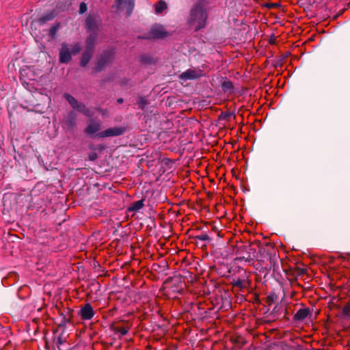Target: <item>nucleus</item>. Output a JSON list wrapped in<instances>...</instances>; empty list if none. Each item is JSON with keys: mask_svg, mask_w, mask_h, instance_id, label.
Instances as JSON below:
<instances>
[{"mask_svg": "<svg viewBox=\"0 0 350 350\" xmlns=\"http://www.w3.org/2000/svg\"><path fill=\"white\" fill-rule=\"evenodd\" d=\"M129 332V328L126 327H117L116 329V333H119L121 336L126 335Z\"/></svg>", "mask_w": 350, "mask_h": 350, "instance_id": "19", "label": "nucleus"}, {"mask_svg": "<svg viewBox=\"0 0 350 350\" xmlns=\"http://www.w3.org/2000/svg\"><path fill=\"white\" fill-rule=\"evenodd\" d=\"M55 16H56V14H55V11H51V12L45 14L44 15H43L42 17H40L39 19V22L40 23H44L47 21H52L53 19L55 18Z\"/></svg>", "mask_w": 350, "mask_h": 350, "instance_id": "14", "label": "nucleus"}, {"mask_svg": "<svg viewBox=\"0 0 350 350\" xmlns=\"http://www.w3.org/2000/svg\"><path fill=\"white\" fill-rule=\"evenodd\" d=\"M59 27H60L59 23H57V24L53 25V27H51V28L50 29V31H49V34H50L51 37L54 38L55 36L58 29H59Z\"/></svg>", "mask_w": 350, "mask_h": 350, "instance_id": "18", "label": "nucleus"}, {"mask_svg": "<svg viewBox=\"0 0 350 350\" xmlns=\"http://www.w3.org/2000/svg\"><path fill=\"white\" fill-rule=\"evenodd\" d=\"M137 103L139 108L144 109L145 106L147 105V100L144 98H140Z\"/></svg>", "mask_w": 350, "mask_h": 350, "instance_id": "20", "label": "nucleus"}, {"mask_svg": "<svg viewBox=\"0 0 350 350\" xmlns=\"http://www.w3.org/2000/svg\"><path fill=\"white\" fill-rule=\"evenodd\" d=\"M118 102L119 103H123V99L122 98H119V99H118Z\"/></svg>", "mask_w": 350, "mask_h": 350, "instance_id": "26", "label": "nucleus"}, {"mask_svg": "<svg viewBox=\"0 0 350 350\" xmlns=\"http://www.w3.org/2000/svg\"><path fill=\"white\" fill-rule=\"evenodd\" d=\"M76 116L72 112L70 113L68 117L65 120V126L68 129H72L75 126Z\"/></svg>", "mask_w": 350, "mask_h": 350, "instance_id": "12", "label": "nucleus"}, {"mask_svg": "<svg viewBox=\"0 0 350 350\" xmlns=\"http://www.w3.org/2000/svg\"><path fill=\"white\" fill-rule=\"evenodd\" d=\"M233 285L240 288H245L247 286L248 282L245 278H237L233 280Z\"/></svg>", "mask_w": 350, "mask_h": 350, "instance_id": "15", "label": "nucleus"}, {"mask_svg": "<svg viewBox=\"0 0 350 350\" xmlns=\"http://www.w3.org/2000/svg\"><path fill=\"white\" fill-rule=\"evenodd\" d=\"M144 200H138L132 204V205L128 208L129 211H137L144 206Z\"/></svg>", "mask_w": 350, "mask_h": 350, "instance_id": "16", "label": "nucleus"}, {"mask_svg": "<svg viewBox=\"0 0 350 350\" xmlns=\"http://www.w3.org/2000/svg\"><path fill=\"white\" fill-rule=\"evenodd\" d=\"M100 129V124L99 122H91L85 129V133L89 135H92Z\"/></svg>", "mask_w": 350, "mask_h": 350, "instance_id": "9", "label": "nucleus"}, {"mask_svg": "<svg viewBox=\"0 0 350 350\" xmlns=\"http://www.w3.org/2000/svg\"><path fill=\"white\" fill-rule=\"evenodd\" d=\"M207 14L201 2L198 3L191 10L190 23L195 27L196 30L204 27L206 25Z\"/></svg>", "mask_w": 350, "mask_h": 350, "instance_id": "2", "label": "nucleus"}, {"mask_svg": "<svg viewBox=\"0 0 350 350\" xmlns=\"http://www.w3.org/2000/svg\"><path fill=\"white\" fill-rule=\"evenodd\" d=\"M166 8H167L166 3L163 1H160L155 5V12H156V13L159 14V13H161Z\"/></svg>", "mask_w": 350, "mask_h": 350, "instance_id": "17", "label": "nucleus"}, {"mask_svg": "<svg viewBox=\"0 0 350 350\" xmlns=\"http://www.w3.org/2000/svg\"><path fill=\"white\" fill-rule=\"evenodd\" d=\"M79 314L83 320H90L94 315V309L90 304H85L84 306L81 308Z\"/></svg>", "mask_w": 350, "mask_h": 350, "instance_id": "6", "label": "nucleus"}, {"mask_svg": "<svg viewBox=\"0 0 350 350\" xmlns=\"http://www.w3.org/2000/svg\"><path fill=\"white\" fill-rule=\"evenodd\" d=\"M200 76V73L194 70H187L180 75V78L183 80L195 79Z\"/></svg>", "mask_w": 350, "mask_h": 350, "instance_id": "8", "label": "nucleus"}, {"mask_svg": "<svg viewBox=\"0 0 350 350\" xmlns=\"http://www.w3.org/2000/svg\"><path fill=\"white\" fill-rule=\"evenodd\" d=\"M86 25L90 35L86 40V50L81 60V65L82 66H85L90 62L93 54L94 46L96 40V26L94 19L92 17L89 16L86 20Z\"/></svg>", "mask_w": 350, "mask_h": 350, "instance_id": "1", "label": "nucleus"}, {"mask_svg": "<svg viewBox=\"0 0 350 350\" xmlns=\"http://www.w3.org/2000/svg\"><path fill=\"white\" fill-rule=\"evenodd\" d=\"M125 131L126 129L124 127H112L107 129L104 131L99 132L98 133H97L96 136L100 138L115 137L122 135Z\"/></svg>", "mask_w": 350, "mask_h": 350, "instance_id": "4", "label": "nucleus"}, {"mask_svg": "<svg viewBox=\"0 0 350 350\" xmlns=\"http://www.w3.org/2000/svg\"><path fill=\"white\" fill-rule=\"evenodd\" d=\"M111 56H112V54L110 53V54H108L107 56H105V57H102L98 62L96 70L97 71L101 70L103 69V68L104 67L105 64H106L107 63H108V62H109L111 61Z\"/></svg>", "mask_w": 350, "mask_h": 350, "instance_id": "11", "label": "nucleus"}, {"mask_svg": "<svg viewBox=\"0 0 350 350\" xmlns=\"http://www.w3.org/2000/svg\"><path fill=\"white\" fill-rule=\"evenodd\" d=\"M64 98L69 103V104L72 107V108L77 109L79 111L83 113L84 115L88 117L92 116V113L91 111L85 107V106L82 103H79L78 101L71 95L68 94H64Z\"/></svg>", "mask_w": 350, "mask_h": 350, "instance_id": "3", "label": "nucleus"}, {"mask_svg": "<svg viewBox=\"0 0 350 350\" xmlns=\"http://www.w3.org/2000/svg\"><path fill=\"white\" fill-rule=\"evenodd\" d=\"M81 51V46L79 44H76L72 49V53L76 55Z\"/></svg>", "mask_w": 350, "mask_h": 350, "instance_id": "21", "label": "nucleus"}, {"mask_svg": "<svg viewBox=\"0 0 350 350\" xmlns=\"http://www.w3.org/2000/svg\"><path fill=\"white\" fill-rule=\"evenodd\" d=\"M71 59V53L68 45L65 43L62 44L59 52V61L61 63H68Z\"/></svg>", "mask_w": 350, "mask_h": 350, "instance_id": "7", "label": "nucleus"}, {"mask_svg": "<svg viewBox=\"0 0 350 350\" xmlns=\"http://www.w3.org/2000/svg\"><path fill=\"white\" fill-rule=\"evenodd\" d=\"M134 1L135 0H116V2L119 8L128 5L129 8L132 10L134 6Z\"/></svg>", "mask_w": 350, "mask_h": 350, "instance_id": "13", "label": "nucleus"}, {"mask_svg": "<svg viewBox=\"0 0 350 350\" xmlns=\"http://www.w3.org/2000/svg\"><path fill=\"white\" fill-rule=\"evenodd\" d=\"M96 158H97V154H96V153H95V152H93V153H92V154H90L89 155V159H90L91 161H94V160H95Z\"/></svg>", "mask_w": 350, "mask_h": 350, "instance_id": "23", "label": "nucleus"}, {"mask_svg": "<svg viewBox=\"0 0 350 350\" xmlns=\"http://www.w3.org/2000/svg\"><path fill=\"white\" fill-rule=\"evenodd\" d=\"M87 11V5L85 3H81L79 7V12L83 14Z\"/></svg>", "mask_w": 350, "mask_h": 350, "instance_id": "22", "label": "nucleus"}, {"mask_svg": "<svg viewBox=\"0 0 350 350\" xmlns=\"http://www.w3.org/2000/svg\"><path fill=\"white\" fill-rule=\"evenodd\" d=\"M167 36V31L164 29L161 25H154L150 31L148 38H162Z\"/></svg>", "mask_w": 350, "mask_h": 350, "instance_id": "5", "label": "nucleus"}, {"mask_svg": "<svg viewBox=\"0 0 350 350\" xmlns=\"http://www.w3.org/2000/svg\"><path fill=\"white\" fill-rule=\"evenodd\" d=\"M198 239L202 241H205V240L208 239V237L206 235H202V236H199Z\"/></svg>", "mask_w": 350, "mask_h": 350, "instance_id": "24", "label": "nucleus"}, {"mask_svg": "<svg viewBox=\"0 0 350 350\" xmlns=\"http://www.w3.org/2000/svg\"><path fill=\"white\" fill-rule=\"evenodd\" d=\"M310 310L308 308H301L295 313L294 319L297 321H302L308 316Z\"/></svg>", "mask_w": 350, "mask_h": 350, "instance_id": "10", "label": "nucleus"}, {"mask_svg": "<svg viewBox=\"0 0 350 350\" xmlns=\"http://www.w3.org/2000/svg\"><path fill=\"white\" fill-rule=\"evenodd\" d=\"M183 290V286L176 287L175 290H172L174 292H180Z\"/></svg>", "mask_w": 350, "mask_h": 350, "instance_id": "25", "label": "nucleus"}]
</instances>
